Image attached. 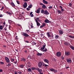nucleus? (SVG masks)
<instances>
[{
    "label": "nucleus",
    "mask_w": 74,
    "mask_h": 74,
    "mask_svg": "<svg viewBox=\"0 0 74 74\" xmlns=\"http://www.w3.org/2000/svg\"><path fill=\"white\" fill-rule=\"evenodd\" d=\"M61 58L62 60H63L64 59V57L63 56H62L61 57Z\"/></svg>",
    "instance_id": "obj_40"
},
{
    "label": "nucleus",
    "mask_w": 74,
    "mask_h": 74,
    "mask_svg": "<svg viewBox=\"0 0 74 74\" xmlns=\"http://www.w3.org/2000/svg\"><path fill=\"white\" fill-rule=\"evenodd\" d=\"M69 47H70V48H71V49H73V50H74V47H73V46H71V45L69 46Z\"/></svg>",
    "instance_id": "obj_20"
},
{
    "label": "nucleus",
    "mask_w": 74,
    "mask_h": 74,
    "mask_svg": "<svg viewBox=\"0 0 74 74\" xmlns=\"http://www.w3.org/2000/svg\"><path fill=\"white\" fill-rule=\"evenodd\" d=\"M64 44L65 45H67V46H70V44L68 42H65L64 43Z\"/></svg>",
    "instance_id": "obj_8"
},
{
    "label": "nucleus",
    "mask_w": 74,
    "mask_h": 74,
    "mask_svg": "<svg viewBox=\"0 0 74 74\" xmlns=\"http://www.w3.org/2000/svg\"><path fill=\"white\" fill-rule=\"evenodd\" d=\"M44 61L45 62V63H49V61L47 59H44Z\"/></svg>",
    "instance_id": "obj_15"
},
{
    "label": "nucleus",
    "mask_w": 74,
    "mask_h": 74,
    "mask_svg": "<svg viewBox=\"0 0 74 74\" xmlns=\"http://www.w3.org/2000/svg\"><path fill=\"white\" fill-rule=\"evenodd\" d=\"M22 35L25 37H29V35L28 34H26V33L23 32L22 34Z\"/></svg>",
    "instance_id": "obj_3"
},
{
    "label": "nucleus",
    "mask_w": 74,
    "mask_h": 74,
    "mask_svg": "<svg viewBox=\"0 0 74 74\" xmlns=\"http://www.w3.org/2000/svg\"><path fill=\"white\" fill-rule=\"evenodd\" d=\"M28 71L29 72H31V71H32V69H31L30 68H29L28 69Z\"/></svg>",
    "instance_id": "obj_32"
},
{
    "label": "nucleus",
    "mask_w": 74,
    "mask_h": 74,
    "mask_svg": "<svg viewBox=\"0 0 74 74\" xmlns=\"http://www.w3.org/2000/svg\"><path fill=\"white\" fill-rule=\"evenodd\" d=\"M31 69L34 70H35V69H36V68L35 67H32L31 68Z\"/></svg>",
    "instance_id": "obj_41"
},
{
    "label": "nucleus",
    "mask_w": 74,
    "mask_h": 74,
    "mask_svg": "<svg viewBox=\"0 0 74 74\" xmlns=\"http://www.w3.org/2000/svg\"><path fill=\"white\" fill-rule=\"evenodd\" d=\"M52 8V6L49 7V9H51Z\"/></svg>",
    "instance_id": "obj_57"
},
{
    "label": "nucleus",
    "mask_w": 74,
    "mask_h": 74,
    "mask_svg": "<svg viewBox=\"0 0 74 74\" xmlns=\"http://www.w3.org/2000/svg\"><path fill=\"white\" fill-rule=\"evenodd\" d=\"M56 55L58 57H60L61 56V53L59 52H57L56 53Z\"/></svg>",
    "instance_id": "obj_5"
},
{
    "label": "nucleus",
    "mask_w": 74,
    "mask_h": 74,
    "mask_svg": "<svg viewBox=\"0 0 74 74\" xmlns=\"http://www.w3.org/2000/svg\"><path fill=\"white\" fill-rule=\"evenodd\" d=\"M54 73H58V71H57V70L54 69Z\"/></svg>",
    "instance_id": "obj_28"
},
{
    "label": "nucleus",
    "mask_w": 74,
    "mask_h": 74,
    "mask_svg": "<svg viewBox=\"0 0 74 74\" xmlns=\"http://www.w3.org/2000/svg\"><path fill=\"white\" fill-rule=\"evenodd\" d=\"M27 3L26 2H25L23 5V7H24V8H26V7H27Z\"/></svg>",
    "instance_id": "obj_7"
},
{
    "label": "nucleus",
    "mask_w": 74,
    "mask_h": 74,
    "mask_svg": "<svg viewBox=\"0 0 74 74\" xmlns=\"http://www.w3.org/2000/svg\"><path fill=\"white\" fill-rule=\"evenodd\" d=\"M69 7H71V5H72V4L71 3H70L69 4Z\"/></svg>",
    "instance_id": "obj_46"
},
{
    "label": "nucleus",
    "mask_w": 74,
    "mask_h": 74,
    "mask_svg": "<svg viewBox=\"0 0 74 74\" xmlns=\"http://www.w3.org/2000/svg\"><path fill=\"white\" fill-rule=\"evenodd\" d=\"M45 23H51V21H49L48 19H46L45 20Z\"/></svg>",
    "instance_id": "obj_11"
},
{
    "label": "nucleus",
    "mask_w": 74,
    "mask_h": 74,
    "mask_svg": "<svg viewBox=\"0 0 74 74\" xmlns=\"http://www.w3.org/2000/svg\"><path fill=\"white\" fill-rule=\"evenodd\" d=\"M15 39L16 40H18V36H16L15 37Z\"/></svg>",
    "instance_id": "obj_49"
},
{
    "label": "nucleus",
    "mask_w": 74,
    "mask_h": 74,
    "mask_svg": "<svg viewBox=\"0 0 74 74\" xmlns=\"http://www.w3.org/2000/svg\"><path fill=\"white\" fill-rule=\"evenodd\" d=\"M6 34H9L10 33H9V32H6Z\"/></svg>",
    "instance_id": "obj_59"
},
{
    "label": "nucleus",
    "mask_w": 74,
    "mask_h": 74,
    "mask_svg": "<svg viewBox=\"0 0 74 74\" xmlns=\"http://www.w3.org/2000/svg\"><path fill=\"white\" fill-rule=\"evenodd\" d=\"M61 11H62V12H63V11H64V9H63V8L61 9Z\"/></svg>",
    "instance_id": "obj_54"
},
{
    "label": "nucleus",
    "mask_w": 74,
    "mask_h": 74,
    "mask_svg": "<svg viewBox=\"0 0 74 74\" xmlns=\"http://www.w3.org/2000/svg\"><path fill=\"white\" fill-rule=\"evenodd\" d=\"M42 25L43 26V27H44L45 26V23H43L42 24Z\"/></svg>",
    "instance_id": "obj_36"
},
{
    "label": "nucleus",
    "mask_w": 74,
    "mask_h": 74,
    "mask_svg": "<svg viewBox=\"0 0 74 74\" xmlns=\"http://www.w3.org/2000/svg\"><path fill=\"white\" fill-rule=\"evenodd\" d=\"M44 14H45V15H49V12H48L47 10H46L45 11V12H44Z\"/></svg>",
    "instance_id": "obj_12"
},
{
    "label": "nucleus",
    "mask_w": 74,
    "mask_h": 74,
    "mask_svg": "<svg viewBox=\"0 0 74 74\" xmlns=\"http://www.w3.org/2000/svg\"><path fill=\"white\" fill-rule=\"evenodd\" d=\"M27 48H26L25 49V50L24 51L26 53H27Z\"/></svg>",
    "instance_id": "obj_35"
},
{
    "label": "nucleus",
    "mask_w": 74,
    "mask_h": 74,
    "mask_svg": "<svg viewBox=\"0 0 74 74\" xmlns=\"http://www.w3.org/2000/svg\"><path fill=\"white\" fill-rule=\"evenodd\" d=\"M43 2L44 4H48V2L45 1V0H43Z\"/></svg>",
    "instance_id": "obj_19"
},
{
    "label": "nucleus",
    "mask_w": 74,
    "mask_h": 74,
    "mask_svg": "<svg viewBox=\"0 0 74 74\" xmlns=\"http://www.w3.org/2000/svg\"><path fill=\"white\" fill-rule=\"evenodd\" d=\"M45 46H46L45 45H43V47H41L40 48L41 50H44V49H45Z\"/></svg>",
    "instance_id": "obj_13"
},
{
    "label": "nucleus",
    "mask_w": 74,
    "mask_h": 74,
    "mask_svg": "<svg viewBox=\"0 0 74 74\" xmlns=\"http://www.w3.org/2000/svg\"><path fill=\"white\" fill-rule=\"evenodd\" d=\"M31 27L32 28H33V23H31Z\"/></svg>",
    "instance_id": "obj_39"
},
{
    "label": "nucleus",
    "mask_w": 74,
    "mask_h": 74,
    "mask_svg": "<svg viewBox=\"0 0 74 74\" xmlns=\"http://www.w3.org/2000/svg\"><path fill=\"white\" fill-rule=\"evenodd\" d=\"M36 69L37 71H38V72H42V69H40V68H37Z\"/></svg>",
    "instance_id": "obj_14"
},
{
    "label": "nucleus",
    "mask_w": 74,
    "mask_h": 74,
    "mask_svg": "<svg viewBox=\"0 0 74 74\" xmlns=\"http://www.w3.org/2000/svg\"><path fill=\"white\" fill-rule=\"evenodd\" d=\"M3 17V15L2 14L0 15V17Z\"/></svg>",
    "instance_id": "obj_64"
},
{
    "label": "nucleus",
    "mask_w": 74,
    "mask_h": 74,
    "mask_svg": "<svg viewBox=\"0 0 74 74\" xmlns=\"http://www.w3.org/2000/svg\"><path fill=\"white\" fill-rule=\"evenodd\" d=\"M69 37H70V38H72L73 36L71 35H70L69 36Z\"/></svg>",
    "instance_id": "obj_52"
},
{
    "label": "nucleus",
    "mask_w": 74,
    "mask_h": 74,
    "mask_svg": "<svg viewBox=\"0 0 74 74\" xmlns=\"http://www.w3.org/2000/svg\"><path fill=\"white\" fill-rule=\"evenodd\" d=\"M69 37H70V38H72L73 36L71 35H70L69 36Z\"/></svg>",
    "instance_id": "obj_53"
},
{
    "label": "nucleus",
    "mask_w": 74,
    "mask_h": 74,
    "mask_svg": "<svg viewBox=\"0 0 74 74\" xmlns=\"http://www.w3.org/2000/svg\"><path fill=\"white\" fill-rule=\"evenodd\" d=\"M47 36L48 37H51V36H53V34L52 32H48L47 33Z\"/></svg>",
    "instance_id": "obj_1"
},
{
    "label": "nucleus",
    "mask_w": 74,
    "mask_h": 74,
    "mask_svg": "<svg viewBox=\"0 0 74 74\" xmlns=\"http://www.w3.org/2000/svg\"><path fill=\"white\" fill-rule=\"evenodd\" d=\"M11 5H12V7H14L15 6V5L14 4V3L13 2H12L11 3Z\"/></svg>",
    "instance_id": "obj_16"
},
{
    "label": "nucleus",
    "mask_w": 74,
    "mask_h": 74,
    "mask_svg": "<svg viewBox=\"0 0 74 74\" xmlns=\"http://www.w3.org/2000/svg\"><path fill=\"white\" fill-rule=\"evenodd\" d=\"M43 66H44L45 67H47V66H48V65H47L45 64H43Z\"/></svg>",
    "instance_id": "obj_29"
},
{
    "label": "nucleus",
    "mask_w": 74,
    "mask_h": 74,
    "mask_svg": "<svg viewBox=\"0 0 74 74\" xmlns=\"http://www.w3.org/2000/svg\"><path fill=\"white\" fill-rule=\"evenodd\" d=\"M32 5L31 4L29 5V6H28V8H32Z\"/></svg>",
    "instance_id": "obj_30"
},
{
    "label": "nucleus",
    "mask_w": 74,
    "mask_h": 74,
    "mask_svg": "<svg viewBox=\"0 0 74 74\" xmlns=\"http://www.w3.org/2000/svg\"><path fill=\"white\" fill-rule=\"evenodd\" d=\"M30 16H31V17H33V16H33V14L30 15Z\"/></svg>",
    "instance_id": "obj_48"
},
{
    "label": "nucleus",
    "mask_w": 74,
    "mask_h": 74,
    "mask_svg": "<svg viewBox=\"0 0 74 74\" xmlns=\"http://www.w3.org/2000/svg\"><path fill=\"white\" fill-rule=\"evenodd\" d=\"M44 27V26H43V25H41V26H40V29H42V27Z\"/></svg>",
    "instance_id": "obj_44"
},
{
    "label": "nucleus",
    "mask_w": 74,
    "mask_h": 74,
    "mask_svg": "<svg viewBox=\"0 0 74 74\" xmlns=\"http://www.w3.org/2000/svg\"><path fill=\"white\" fill-rule=\"evenodd\" d=\"M4 8L3 7H2L1 8V11H2L4 9Z\"/></svg>",
    "instance_id": "obj_50"
},
{
    "label": "nucleus",
    "mask_w": 74,
    "mask_h": 74,
    "mask_svg": "<svg viewBox=\"0 0 74 74\" xmlns=\"http://www.w3.org/2000/svg\"><path fill=\"white\" fill-rule=\"evenodd\" d=\"M55 38H59V36H58V35H56V36H55Z\"/></svg>",
    "instance_id": "obj_37"
},
{
    "label": "nucleus",
    "mask_w": 74,
    "mask_h": 74,
    "mask_svg": "<svg viewBox=\"0 0 74 74\" xmlns=\"http://www.w3.org/2000/svg\"><path fill=\"white\" fill-rule=\"evenodd\" d=\"M3 26L0 25V30H3Z\"/></svg>",
    "instance_id": "obj_24"
},
{
    "label": "nucleus",
    "mask_w": 74,
    "mask_h": 74,
    "mask_svg": "<svg viewBox=\"0 0 74 74\" xmlns=\"http://www.w3.org/2000/svg\"><path fill=\"white\" fill-rule=\"evenodd\" d=\"M70 52H65V55H66V56H68L70 55Z\"/></svg>",
    "instance_id": "obj_17"
},
{
    "label": "nucleus",
    "mask_w": 74,
    "mask_h": 74,
    "mask_svg": "<svg viewBox=\"0 0 74 74\" xmlns=\"http://www.w3.org/2000/svg\"><path fill=\"white\" fill-rule=\"evenodd\" d=\"M21 60L23 61V62H26V59L24 58H21Z\"/></svg>",
    "instance_id": "obj_18"
},
{
    "label": "nucleus",
    "mask_w": 74,
    "mask_h": 74,
    "mask_svg": "<svg viewBox=\"0 0 74 74\" xmlns=\"http://www.w3.org/2000/svg\"><path fill=\"white\" fill-rule=\"evenodd\" d=\"M26 31H27V33H29V32H30V31H29V30H27Z\"/></svg>",
    "instance_id": "obj_61"
},
{
    "label": "nucleus",
    "mask_w": 74,
    "mask_h": 74,
    "mask_svg": "<svg viewBox=\"0 0 74 74\" xmlns=\"http://www.w3.org/2000/svg\"><path fill=\"white\" fill-rule=\"evenodd\" d=\"M11 66V64H10V63H9L8 64V67H10V66Z\"/></svg>",
    "instance_id": "obj_34"
},
{
    "label": "nucleus",
    "mask_w": 74,
    "mask_h": 74,
    "mask_svg": "<svg viewBox=\"0 0 74 74\" xmlns=\"http://www.w3.org/2000/svg\"><path fill=\"white\" fill-rule=\"evenodd\" d=\"M37 19V21H40V17L38 18H37L36 19Z\"/></svg>",
    "instance_id": "obj_33"
},
{
    "label": "nucleus",
    "mask_w": 74,
    "mask_h": 74,
    "mask_svg": "<svg viewBox=\"0 0 74 74\" xmlns=\"http://www.w3.org/2000/svg\"><path fill=\"white\" fill-rule=\"evenodd\" d=\"M47 49L46 48L42 51V52H47Z\"/></svg>",
    "instance_id": "obj_27"
},
{
    "label": "nucleus",
    "mask_w": 74,
    "mask_h": 74,
    "mask_svg": "<svg viewBox=\"0 0 74 74\" xmlns=\"http://www.w3.org/2000/svg\"><path fill=\"white\" fill-rule=\"evenodd\" d=\"M25 42H27V43H29V41H27V40H26V41H25Z\"/></svg>",
    "instance_id": "obj_58"
},
{
    "label": "nucleus",
    "mask_w": 74,
    "mask_h": 74,
    "mask_svg": "<svg viewBox=\"0 0 74 74\" xmlns=\"http://www.w3.org/2000/svg\"><path fill=\"white\" fill-rule=\"evenodd\" d=\"M27 64L29 65H30L31 64L30 62H27Z\"/></svg>",
    "instance_id": "obj_45"
},
{
    "label": "nucleus",
    "mask_w": 74,
    "mask_h": 74,
    "mask_svg": "<svg viewBox=\"0 0 74 74\" xmlns=\"http://www.w3.org/2000/svg\"><path fill=\"white\" fill-rule=\"evenodd\" d=\"M51 71H54V69H53V68H51L49 69Z\"/></svg>",
    "instance_id": "obj_25"
},
{
    "label": "nucleus",
    "mask_w": 74,
    "mask_h": 74,
    "mask_svg": "<svg viewBox=\"0 0 74 74\" xmlns=\"http://www.w3.org/2000/svg\"><path fill=\"white\" fill-rule=\"evenodd\" d=\"M16 2L18 4H19V1H17Z\"/></svg>",
    "instance_id": "obj_56"
},
{
    "label": "nucleus",
    "mask_w": 74,
    "mask_h": 74,
    "mask_svg": "<svg viewBox=\"0 0 74 74\" xmlns=\"http://www.w3.org/2000/svg\"><path fill=\"white\" fill-rule=\"evenodd\" d=\"M33 44H34V45H36V43L34 42L33 43Z\"/></svg>",
    "instance_id": "obj_63"
},
{
    "label": "nucleus",
    "mask_w": 74,
    "mask_h": 74,
    "mask_svg": "<svg viewBox=\"0 0 74 74\" xmlns=\"http://www.w3.org/2000/svg\"><path fill=\"white\" fill-rule=\"evenodd\" d=\"M0 63L2 64H4V63L3 62H0Z\"/></svg>",
    "instance_id": "obj_47"
},
{
    "label": "nucleus",
    "mask_w": 74,
    "mask_h": 74,
    "mask_svg": "<svg viewBox=\"0 0 74 74\" xmlns=\"http://www.w3.org/2000/svg\"><path fill=\"white\" fill-rule=\"evenodd\" d=\"M35 21H36V23L37 26H39L40 25V23H39V22H38V21H37V19H35Z\"/></svg>",
    "instance_id": "obj_6"
},
{
    "label": "nucleus",
    "mask_w": 74,
    "mask_h": 74,
    "mask_svg": "<svg viewBox=\"0 0 74 74\" xmlns=\"http://www.w3.org/2000/svg\"><path fill=\"white\" fill-rule=\"evenodd\" d=\"M44 12H44V10H41V13H44Z\"/></svg>",
    "instance_id": "obj_38"
},
{
    "label": "nucleus",
    "mask_w": 74,
    "mask_h": 74,
    "mask_svg": "<svg viewBox=\"0 0 74 74\" xmlns=\"http://www.w3.org/2000/svg\"><path fill=\"white\" fill-rule=\"evenodd\" d=\"M9 29H10V30H11V27L10 26H9Z\"/></svg>",
    "instance_id": "obj_62"
},
{
    "label": "nucleus",
    "mask_w": 74,
    "mask_h": 74,
    "mask_svg": "<svg viewBox=\"0 0 74 74\" xmlns=\"http://www.w3.org/2000/svg\"><path fill=\"white\" fill-rule=\"evenodd\" d=\"M5 59L7 63H10V59H9V58L7 57H5Z\"/></svg>",
    "instance_id": "obj_2"
},
{
    "label": "nucleus",
    "mask_w": 74,
    "mask_h": 74,
    "mask_svg": "<svg viewBox=\"0 0 74 74\" xmlns=\"http://www.w3.org/2000/svg\"><path fill=\"white\" fill-rule=\"evenodd\" d=\"M67 61V63H71L72 62V61H71V59H66Z\"/></svg>",
    "instance_id": "obj_10"
},
{
    "label": "nucleus",
    "mask_w": 74,
    "mask_h": 74,
    "mask_svg": "<svg viewBox=\"0 0 74 74\" xmlns=\"http://www.w3.org/2000/svg\"><path fill=\"white\" fill-rule=\"evenodd\" d=\"M38 66L39 68H41V67H42V63L40 62H39L38 63Z\"/></svg>",
    "instance_id": "obj_4"
},
{
    "label": "nucleus",
    "mask_w": 74,
    "mask_h": 74,
    "mask_svg": "<svg viewBox=\"0 0 74 74\" xmlns=\"http://www.w3.org/2000/svg\"><path fill=\"white\" fill-rule=\"evenodd\" d=\"M0 72H3V70L1 69H0Z\"/></svg>",
    "instance_id": "obj_60"
},
{
    "label": "nucleus",
    "mask_w": 74,
    "mask_h": 74,
    "mask_svg": "<svg viewBox=\"0 0 74 74\" xmlns=\"http://www.w3.org/2000/svg\"><path fill=\"white\" fill-rule=\"evenodd\" d=\"M40 9H41V8H38L36 12V13H37V14H38V13H40Z\"/></svg>",
    "instance_id": "obj_9"
},
{
    "label": "nucleus",
    "mask_w": 74,
    "mask_h": 74,
    "mask_svg": "<svg viewBox=\"0 0 74 74\" xmlns=\"http://www.w3.org/2000/svg\"><path fill=\"white\" fill-rule=\"evenodd\" d=\"M59 32L61 34H63V31L61 30H60Z\"/></svg>",
    "instance_id": "obj_21"
},
{
    "label": "nucleus",
    "mask_w": 74,
    "mask_h": 74,
    "mask_svg": "<svg viewBox=\"0 0 74 74\" xmlns=\"http://www.w3.org/2000/svg\"><path fill=\"white\" fill-rule=\"evenodd\" d=\"M11 60L12 62H14V59H13L12 58H11Z\"/></svg>",
    "instance_id": "obj_42"
},
{
    "label": "nucleus",
    "mask_w": 74,
    "mask_h": 74,
    "mask_svg": "<svg viewBox=\"0 0 74 74\" xmlns=\"http://www.w3.org/2000/svg\"><path fill=\"white\" fill-rule=\"evenodd\" d=\"M27 11H30V9L29 8H27Z\"/></svg>",
    "instance_id": "obj_55"
},
{
    "label": "nucleus",
    "mask_w": 74,
    "mask_h": 74,
    "mask_svg": "<svg viewBox=\"0 0 74 74\" xmlns=\"http://www.w3.org/2000/svg\"><path fill=\"white\" fill-rule=\"evenodd\" d=\"M42 8H44V9H45L46 8V6L44 5V4L42 6Z\"/></svg>",
    "instance_id": "obj_22"
},
{
    "label": "nucleus",
    "mask_w": 74,
    "mask_h": 74,
    "mask_svg": "<svg viewBox=\"0 0 74 74\" xmlns=\"http://www.w3.org/2000/svg\"><path fill=\"white\" fill-rule=\"evenodd\" d=\"M57 12H58V14H61V11L59 10H57Z\"/></svg>",
    "instance_id": "obj_26"
},
{
    "label": "nucleus",
    "mask_w": 74,
    "mask_h": 74,
    "mask_svg": "<svg viewBox=\"0 0 74 74\" xmlns=\"http://www.w3.org/2000/svg\"><path fill=\"white\" fill-rule=\"evenodd\" d=\"M18 74H22V72L19 71L18 72Z\"/></svg>",
    "instance_id": "obj_43"
},
{
    "label": "nucleus",
    "mask_w": 74,
    "mask_h": 74,
    "mask_svg": "<svg viewBox=\"0 0 74 74\" xmlns=\"http://www.w3.org/2000/svg\"><path fill=\"white\" fill-rule=\"evenodd\" d=\"M3 48H6V47H7V46H6V45H3Z\"/></svg>",
    "instance_id": "obj_51"
},
{
    "label": "nucleus",
    "mask_w": 74,
    "mask_h": 74,
    "mask_svg": "<svg viewBox=\"0 0 74 74\" xmlns=\"http://www.w3.org/2000/svg\"><path fill=\"white\" fill-rule=\"evenodd\" d=\"M37 55L38 56H41V55H42V53H38Z\"/></svg>",
    "instance_id": "obj_23"
},
{
    "label": "nucleus",
    "mask_w": 74,
    "mask_h": 74,
    "mask_svg": "<svg viewBox=\"0 0 74 74\" xmlns=\"http://www.w3.org/2000/svg\"><path fill=\"white\" fill-rule=\"evenodd\" d=\"M6 13H7V14H9V15H11L12 13H10V12H7Z\"/></svg>",
    "instance_id": "obj_31"
}]
</instances>
